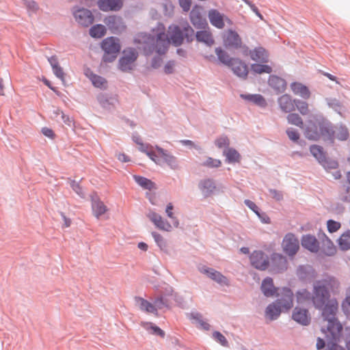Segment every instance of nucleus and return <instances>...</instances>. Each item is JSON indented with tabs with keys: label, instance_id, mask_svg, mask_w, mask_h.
I'll return each mask as SVG.
<instances>
[{
	"label": "nucleus",
	"instance_id": "nucleus-12",
	"mask_svg": "<svg viewBox=\"0 0 350 350\" xmlns=\"http://www.w3.org/2000/svg\"><path fill=\"white\" fill-rule=\"evenodd\" d=\"M135 300L137 305L142 311H144L146 313L153 314L155 316L158 315V309L161 308L159 305V301L161 300L157 299L154 301V304H152L145 299L139 297H136Z\"/></svg>",
	"mask_w": 350,
	"mask_h": 350
},
{
	"label": "nucleus",
	"instance_id": "nucleus-4",
	"mask_svg": "<svg viewBox=\"0 0 350 350\" xmlns=\"http://www.w3.org/2000/svg\"><path fill=\"white\" fill-rule=\"evenodd\" d=\"M215 53L219 62L230 68L236 76L243 79L247 77L249 70L245 62L239 58L230 57L221 47L215 49Z\"/></svg>",
	"mask_w": 350,
	"mask_h": 350
},
{
	"label": "nucleus",
	"instance_id": "nucleus-8",
	"mask_svg": "<svg viewBox=\"0 0 350 350\" xmlns=\"http://www.w3.org/2000/svg\"><path fill=\"white\" fill-rule=\"evenodd\" d=\"M280 297L275 301L282 311H288L293 306V293L288 288H283L280 293H277Z\"/></svg>",
	"mask_w": 350,
	"mask_h": 350
},
{
	"label": "nucleus",
	"instance_id": "nucleus-32",
	"mask_svg": "<svg viewBox=\"0 0 350 350\" xmlns=\"http://www.w3.org/2000/svg\"><path fill=\"white\" fill-rule=\"evenodd\" d=\"M273 266L278 271L287 268V260L285 257L280 254H273L271 257Z\"/></svg>",
	"mask_w": 350,
	"mask_h": 350
},
{
	"label": "nucleus",
	"instance_id": "nucleus-55",
	"mask_svg": "<svg viewBox=\"0 0 350 350\" xmlns=\"http://www.w3.org/2000/svg\"><path fill=\"white\" fill-rule=\"evenodd\" d=\"M213 338L218 341L221 345L223 346H227L228 341L226 339L225 336H223L220 332H215L213 334Z\"/></svg>",
	"mask_w": 350,
	"mask_h": 350
},
{
	"label": "nucleus",
	"instance_id": "nucleus-60",
	"mask_svg": "<svg viewBox=\"0 0 350 350\" xmlns=\"http://www.w3.org/2000/svg\"><path fill=\"white\" fill-rule=\"evenodd\" d=\"M340 199L343 202H350V187L343 189L340 192Z\"/></svg>",
	"mask_w": 350,
	"mask_h": 350
},
{
	"label": "nucleus",
	"instance_id": "nucleus-24",
	"mask_svg": "<svg viewBox=\"0 0 350 350\" xmlns=\"http://www.w3.org/2000/svg\"><path fill=\"white\" fill-rule=\"evenodd\" d=\"M251 59L256 62L267 63L268 62L269 55L267 51L262 47L259 46L250 51Z\"/></svg>",
	"mask_w": 350,
	"mask_h": 350
},
{
	"label": "nucleus",
	"instance_id": "nucleus-18",
	"mask_svg": "<svg viewBox=\"0 0 350 350\" xmlns=\"http://www.w3.org/2000/svg\"><path fill=\"white\" fill-rule=\"evenodd\" d=\"M98 6L102 11H117L122 6V0H98Z\"/></svg>",
	"mask_w": 350,
	"mask_h": 350
},
{
	"label": "nucleus",
	"instance_id": "nucleus-54",
	"mask_svg": "<svg viewBox=\"0 0 350 350\" xmlns=\"http://www.w3.org/2000/svg\"><path fill=\"white\" fill-rule=\"evenodd\" d=\"M152 235L155 242L157 243V245L161 248L165 247L166 243L161 234H158L157 232H154L152 233Z\"/></svg>",
	"mask_w": 350,
	"mask_h": 350
},
{
	"label": "nucleus",
	"instance_id": "nucleus-29",
	"mask_svg": "<svg viewBox=\"0 0 350 350\" xmlns=\"http://www.w3.org/2000/svg\"><path fill=\"white\" fill-rule=\"evenodd\" d=\"M269 84L278 93L284 92L286 88V81L283 79L275 75L270 76L269 79Z\"/></svg>",
	"mask_w": 350,
	"mask_h": 350
},
{
	"label": "nucleus",
	"instance_id": "nucleus-14",
	"mask_svg": "<svg viewBox=\"0 0 350 350\" xmlns=\"http://www.w3.org/2000/svg\"><path fill=\"white\" fill-rule=\"evenodd\" d=\"M293 319L302 325H308L310 323L311 317L308 310L296 307L292 314Z\"/></svg>",
	"mask_w": 350,
	"mask_h": 350
},
{
	"label": "nucleus",
	"instance_id": "nucleus-34",
	"mask_svg": "<svg viewBox=\"0 0 350 350\" xmlns=\"http://www.w3.org/2000/svg\"><path fill=\"white\" fill-rule=\"evenodd\" d=\"M282 310L281 308L277 305V304L273 303L269 304L265 310L266 317L269 318L270 320L276 319L280 314Z\"/></svg>",
	"mask_w": 350,
	"mask_h": 350
},
{
	"label": "nucleus",
	"instance_id": "nucleus-15",
	"mask_svg": "<svg viewBox=\"0 0 350 350\" xmlns=\"http://www.w3.org/2000/svg\"><path fill=\"white\" fill-rule=\"evenodd\" d=\"M147 217L156 226V227L161 230L169 232L172 230V225L164 220L162 217L154 211H150Z\"/></svg>",
	"mask_w": 350,
	"mask_h": 350
},
{
	"label": "nucleus",
	"instance_id": "nucleus-6",
	"mask_svg": "<svg viewBox=\"0 0 350 350\" xmlns=\"http://www.w3.org/2000/svg\"><path fill=\"white\" fill-rule=\"evenodd\" d=\"M101 47L105 51L103 57L105 62L114 61L121 49L119 40L113 37L105 38L102 42Z\"/></svg>",
	"mask_w": 350,
	"mask_h": 350
},
{
	"label": "nucleus",
	"instance_id": "nucleus-61",
	"mask_svg": "<svg viewBox=\"0 0 350 350\" xmlns=\"http://www.w3.org/2000/svg\"><path fill=\"white\" fill-rule=\"evenodd\" d=\"M245 204L252 209L258 217H260V213L258 212V207L257 205L250 200H245Z\"/></svg>",
	"mask_w": 350,
	"mask_h": 350
},
{
	"label": "nucleus",
	"instance_id": "nucleus-1",
	"mask_svg": "<svg viewBox=\"0 0 350 350\" xmlns=\"http://www.w3.org/2000/svg\"><path fill=\"white\" fill-rule=\"evenodd\" d=\"M194 30L185 22L180 26L172 25L168 27L167 33H165V27L159 24L157 29L153 30V34L150 38V43L145 48L146 55L153 52L159 55H163L167 51L170 44L174 46H180L184 38L188 42L193 40Z\"/></svg>",
	"mask_w": 350,
	"mask_h": 350
},
{
	"label": "nucleus",
	"instance_id": "nucleus-7",
	"mask_svg": "<svg viewBox=\"0 0 350 350\" xmlns=\"http://www.w3.org/2000/svg\"><path fill=\"white\" fill-rule=\"evenodd\" d=\"M137 52L134 49H127L123 51V56L119 61V68L122 71L126 72L133 69L134 62L137 58Z\"/></svg>",
	"mask_w": 350,
	"mask_h": 350
},
{
	"label": "nucleus",
	"instance_id": "nucleus-59",
	"mask_svg": "<svg viewBox=\"0 0 350 350\" xmlns=\"http://www.w3.org/2000/svg\"><path fill=\"white\" fill-rule=\"evenodd\" d=\"M70 186L73 191H75L79 196L82 198L84 197L83 189L78 183H77L75 180H72L70 183Z\"/></svg>",
	"mask_w": 350,
	"mask_h": 350
},
{
	"label": "nucleus",
	"instance_id": "nucleus-44",
	"mask_svg": "<svg viewBox=\"0 0 350 350\" xmlns=\"http://www.w3.org/2000/svg\"><path fill=\"white\" fill-rule=\"evenodd\" d=\"M252 70L257 74H270L272 72V68L268 65L254 64L252 65Z\"/></svg>",
	"mask_w": 350,
	"mask_h": 350
},
{
	"label": "nucleus",
	"instance_id": "nucleus-50",
	"mask_svg": "<svg viewBox=\"0 0 350 350\" xmlns=\"http://www.w3.org/2000/svg\"><path fill=\"white\" fill-rule=\"evenodd\" d=\"M327 226L329 232H335L340 229L341 225L338 221L329 219L327 222Z\"/></svg>",
	"mask_w": 350,
	"mask_h": 350
},
{
	"label": "nucleus",
	"instance_id": "nucleus-13",
	"mask_svg": "<svg viewBox=\"0 0 350 350\" xmlns=\"http://www.w3.org/2000/svg\"><path fill=\"white\" fill-rule=\"evenodd\" d=\"M252 265L256 269L265 270L269 265L267 256L262 252L254 251L250 256Z\"/></svg>",
	"mask_w": 350,
	"mask_h": 350
},
{
	"label": "nucleus",
	"instance_id": "nucleus-19",
	"mask_svg": "<svg viewBox=\"0 0 350 350\" xmlns=\"http://www.w3.org/2000/svg\"><path fill=\"white\" fill-rule=\"evenodd\" d=\"M190 21L193 25L197 29L208 27L206 20L201 15L200 10L193 8L190 12Z\"/></svg>",
	"mask_w": 350,
	"mask_h": 350
},
{
	"label": "nucleus",
	"instance_id": "nucleus-38",
	"mask_svg": "<svg viewBox=\"0 0 350 350\" xmlns=\"http://www.w3.org/2000/svg\"><path fill=\"white\" fill-rule=\"evenodd\" d=\"M134 179L139 185L145 189L152 190L155 189L154 183L145 177L134 176Z\"/></svg>",
	"mask_w": 350,
	"mask_h": 350
},
{
	"label": "nucleus",
	"instance_id": "nucleus-62",
	"mask_svg": "<svg viewBox=\"0 0 350 350\" xmlns=\"http://www.w3.org/2000/svg\"><path fill=\"white\" fill-rule=\"evenodd\" d=\"M179 3L185 12H188L190 10L191 4V0H179Z\"/></svg>",
	"mask_w": 350,
	"mask_h": 350
},
{
	"label": "nucleus",
	"instance_id": "nucleus-23",
	"mask_svg": "<svg viewBox=\"0 0 350 350\" xmlns=\"http://www.w3.org/2000/svg\"><path fill=\"white\" fill-rule=\"evenodd\" d=\"M302 246L312 252H317L319 250V243L315 237L305 235L301 239Z\"/></svg>",
	"mask_w": 350,
	"mask_h": 350
},
{
	"label": "nucleus",
	"instance_id": "nucleus-21",
	"mask_svg": "<svg viewBox=\"0 0 350 350\" xmlns=\"http://www.w3.org/2000/svg\"><path fill=\"white\" fill-rule=\"evenodd\" d=\"M324 122L325 121L319 122L317 125L313 124L309 126L305 132L306 138L311 140H318L321 137H323L325 140H327V138L323 135L319 128V124Z\"/></svg>",
	"mask_w": 350,
	"mask_h": 350
},
{
	"label": "nucleus",
	"instance_id": "nucleus-56",
	"mask_svg": "<svg viewBox=\"0 0 350 350\" xmlns=\"http://www.w3.org/2000/svg\"><path fill=\"white\" fill-rule=\"evenodd\" d=\"M325 168H330V169H336L338 167V163L336 161L327 160L326 157H325V160L320 163Z\"/></svg>",
	"mask_w": 350,
	"mask_h": 350
},
{
	"label": "nucleus",
	"instance_id": "nucleus-20",
	"mask_svg": "<svg viewBox=\"0 0 350 350\" xmlns=\"http://www.w3.org/2000/svg\"><path fill=\"white\" fill-rule=\"evenodd\" d=\"M201 272L207 275L211 280L217 282L220 284H228V279L223 275L220 272L212 269V268H202Z\"/></svg>",
	"mask_w": 350,
	"mask_h": 350
},
{
	"label": "nucleus",
	"instance_id": "nucleus-41",
	"mask_svg": "<svg viewBox=\"0 0 350 350\" xmlns=\"http://www.w3.org/2000/svg\"><path fill=\"white\" fill-rule=\"evenodd\" d=\"M311 154L315 157L319 163L325 160V154L323 148L317 145H313L310 148Z\"/></svg>",
	"mask_w": 350,
	"mask_h": 350
},
{
	"label": "nucleus",
	"instance_id": "nucleus-39",
	"mask_svg": "<svg viewBox=\"0 0 350 350\" xmlns=\"http://www.w3.org/2000/svg\"><path fill=\"white\" fill-rule=\"evenodd\" d=\"M136 142L139 145V150L146 153L151 160L156 163H161L162 162L161 159L156 158L157 157V153L154 151L149 150L148 146L144 145L138 141H136Z\"/></svg>",
	"mask_w": 350,
	"mask_h": 350
},
{
	"label": "nucleus",
	"instance_id": "nucleus-28",
	"mask_svg": "<svg viewBox=\"0 0 350 350\" xmlns=\"http://www.w3.org/2000/svg\"><path fill=\"white\" fill-rule=\"evenodd\" d=\"M261 290L266 297H273L276 294L278 288L274 286L273 280L267 278L262 282Z\"/></svg>",
	"mask_w": 350,
	"mask_h": 350
},
{
	"label": "nucleus",
	"instance_id": "nucleus-43",
	"mask_svg": "<svg viewBox=\"0 0 350 350\" xmlns=\"http://www.w3.org/2000/svg\"><path fill=\"white\" fill-rule=\"evenodd\" d=\"M90 80L94 86H95L96 88L105 89L107 87V81L105 80V79L100 76L93 75L90 77Z\"/></svg>",
	"mask_w": 350,
	"mask_h": 350
},
{
	"label": "nucleus",
	"instance_id": "nucleus-16",
	"mask_svg": "<svg viewBox=\"0 0 350 350\" xmlns=\"http://www.w3.org/2000/svg\"><path fill=\"white\" fill-rule=\"evenodd\" d=\"M295 99L287 94H283L278 99L280 109L284 113H291L295 109Z\"/></svg>",
	"mask_w": 350,
	"mask_h": 350
},
{
	"label": "nucleus",
	"instance_id": "nucleus-64",
	"mask_svg": "<svg viewBox=\"0 0 350 350\" xmlns=\"http://www.w3.org/2000/svg\"><path fill=\"white\" fill-rule=\"evenodd\" d=\"M345 340L348 350H350V327H347L345 331Z\"/></svg>",
	"mask_w": 350,
	"mask_h": 350
},
{
	"label": "nucleus",
	"instance_id": "nucleus-40",
	"mask_svg": "<svg viewBox=\"0 0 350 350\" xmlns=\"http://www.w3.org/2000/svg\"><path fill=\"white\" fill-rule=\"evenodd\" d=\"M339 247L342 250L350 249V231L343 233L338 239Z\"/></svg>",
	"mask_w": 350,
	"mask_h": 350
},
{
	"label": "nucleus",
	"instance_id": "nucleus-26",
	"mask_svg": "<svg viewBox=\"0 0 350 350\" xmlns=\"http://www.w3.org/2000/svg\"><path fill=\"white\" fill-rule=\"evenodd\" d=\"M204 30L197 31L196 34V40L198 42H204L208 46H211L214 44V39L209 27L204 28Z\"/></svg>",
	"mask_w": 350,
	"mask_h": 350
},
{
	"label": "nucleus",
	"instance_id": "nucleus-10",
	"mask_svg": "<svg viewBox=\"0 0 350 350\" xmlns=\"http://www.w3.org/2000/svg\"><path fill=\"white\" fill-rule=\"evenodd\" d=\"M282 245L284 252L290 256H293L299 248V240L291 233L286 234Z\"/></svg>",
	"mask_w": 350,
	"mask_h": 350
},
{
	"label": "nucleus",
	"instance_id": "nucleus-5",
	"mask_svg": "<svg viewBox=\"0 0 350 350\" xmlns=\"http://www.w3.org/2000/svg\"><path fill=\"white\" fill-rule=\"evenodd\" d=\"M319 128L327 140H330L332 142L335 139L343 141L349 137L348 130L343 126H336L334 129L329 122H324L319 124Z\"/></svg>",
	"mask_w": 350,
	"mask_h": 350
},
{
	"label": "nucleus",
	"instance_id": "nucleus-47",
	"mask_svg": "<svg viewBox=\"0 0 350 350\" xmlns=\"http://www.w3.org/2000/svg\"><path fill=\"white\" fill-rule=\"evenodd\" d=\"M295 106L302 115H306L309 113L308 104L301 100H296Z\"/></svg>",
	"mask_w": 350,
	"mask_h": 350
},
{
	"label": "nucleus",
	"instance_id": "nucleus-48",
	"mask_svg": "<svg viewBox=\"0 0 350 350\" xmlns=\"http://www.w3.org/2000/svg\"><path fill=\"white\" fill-rule=\"evenodd\" d=\"M310 299V293L306 289L299 291L297 293V302L302 303Z\"/></svg>",
	"mask_w": 350,
	"mask_h": 350
},
{
	"label": "nucleus",
	"instance_id": "nucleus-37",
	"mask_svg": "<svg viewBox=\"0 0 350 350\" xmlns=\"http://www.w3.org/2000/svg\"><path fill=\"white\" fill-rule=\"evenodd\" d=\"M90 35L94 38H100L106 33V28L103 25H95L90 29Z\"/></svg>",
	"mask_w": 350,
	"mask_h": 350
},
{
	"label": "nucleus",
	"instance_id": "nucleus-45",
	"mask_svg": "<svg viewBox=\"0 0 350 350\" xmlns=\"http://www.w3.org/2000/svg\"><path fill=\"white\" fill-rule=\"evenodd\" d=\"M141 325L147 330H152V333L154 334L159 335L162 338L165 336V332L159 327L153 325L152 323L142 322Z\"/></svg>",
	"mask_w": 350,
	"mask_h": 350
},
{
	"label": "nucleus",
	"instance_id": "nucleus-31",
	"mask_svg": "<svg viewBox=\"0 0 350 350\" xmlns=\"http://www.w3.org/2000/svg\"><path fill=\"white\" fill-rule=\"evenodd\" d=\"M92 208L94 215L98 219L108 211L105 204L99 199L92 201Z\"/></svg>",
	"mask_w": 350,
	"mask_h": 350
},
{
	"label": "nucleus",
	"instance_id": "nucleus-33",
	"mask_svg": "<svg viewBox=\"0 0 350 350\" xmlns=\"http://www.w3.org/2000/svg\"><path fill=\"white\" fill-rule=\"evenodd\" d=\"M200 189L204 196L207 197L213 193L215 189V185L212 180L207 179L200 182Z\"/></svg>",
	"mask_w": 350,
	"mask_h": 350
},
{
	"label": "nucleus",
	"instance_id": "nucleus-25",
	"mask_svg": "<svg viewBox=\"0 0 350 350\" xmlns=\"http://www.w3.org/2000/svg\"><path fill=\"white\" fill-rule=\"evenodd\" d=\"M157 157L156 158L160 159L162 161L161 163H158L159 165H162L166 163L172 168H176L177 167V162L176 158L174 156L166 153L163 149L157 148Z\"/></svg>",
	"mask_w": 350,
	"mask_h": 350
},
{
	"label": "nucleus",
	"instance_id": "nucleus-2",
	"mask_svg": "<svg viewBox=\"0 0 350 350\" xmlns=\"http://www.w3.org/2000/svg\"><path fill=\"white\" fill-rule=\"evenodd\" d=\"M338 304L336 299H327L321 308L323 320L321 321V331L328 340H336L341 336L342 326L336 318Z\"/></svg>",
	"mask_w": 350,
	"mask_h": 350
},
{
	"label": "nucleus",
	"instance_id": "nucleus-22",
	"mask_svg": "<svg viewBox=\"0 0 350 350\" xmlns=\"http://www.w3.org/2000/svg\"><path fill=\"white\" fill-rule=\"evenodd\" d=\"M104 23L112 33H116L123 27L122 19L120 16H109L104 19Z\"/></svg>",
	"mask_w": 350,
	"mask_h": 350
},
{
	"label": "nucleus",
	"instance_id": "nucleus-36",
	"mask_svg": "<svg viewBox=\"0 0 350 350\" xmlns=\"http://www.w3.org/2000/svg\"><path fill=\"white\" fill-rule=\"evenodd\" d=\"M224 155L226 156L228 163L239 162L241 159L240 154L234 148H227L224 151Z\"/></svg>",
	"mask_w": 350,
	"mask_h": 350
},
{
	"label": "nucleus",
	"instance_id": "nucleus-51",
	"mask_svg": "<svg viewBox=\"0 0 350 350\" xmlns=\"http://www.w3.org/2000/svg\"><path fill=\"white\" fill-rule=\"evenodd\" d=\"M342 308L345 312L350 310V287L346 291V296L342 302Z\"/></svg>",
	"mask_w": 350,
	"mask_h": 350
},
{
	"label": "nucleus",
	"instance_id": "nucleus-52",
	"mask_svg": "<svg viewBox=\"0 0 350 350\" xmlns=\"http://www.w3.org/2000/svg\"><path fill=\"white\" fill-rule=\"evenodd\" d=\"M173 205L172 203H169L167 205V207H166V210H165V212L167 213V215L173 219V225L174 227H178V221L177 220V219L174 217V214L172 213V210H173Z\"/></svg>",
	"mask_w": 350,
	"mask_h": 350
},
{
	"label": "nucleus",
	"instance_id": "nucleus-53",
	"mask_svg": "<svg viewBox=\"0 0 350 350\" xmlns=\"http://www.w3.org/2000/svg\"><path fill=\"white\" fill-rule=\"evenodd\" d=\"M221 162L219 159H213L211 157L207 158L204 165L209 167H218L221 165Z\"/></svg>",
	"mask_w": 350,
	"mask_h": 350
},
{
	"label": "nucleus",
	"instance_id": "nucleus-49",
	"mask_svg": "<svg viewBox=\"0 0 350 350\" xmlns=\"http://www.w3.org/2000/svg\"><path fill=\"white\" fill-rule=\"evenodd\" d=\"M215 144L219 148H226L229 146L230 141L226 136H221L215 140Z\"/></svg>",
	"mask_w": 350,
	"mask_h": 350
},
{
	"label": "nucleus",
	"instance_id": "nucleus-46",
	"mask_svg": "<svg viewBox=\"0 0 350 350\" xmlns=\"http://www.w3.org/2000/svg\"><path fill=\"white\" fill-rule=\"evenodd\" d=\"M287 120L289 124H294L299 128L304 127V122L302 118L297 113H290L287 116Z\"/></svg>",
	"mask_w": 350,
	"mask_h": 350
},
{
	"label": "nucleus",
	"instance_id": "nucleus-11",
	"mask_svg": "<svg viewBox=\"0 0 350 350\" xmlns=\"http://www.w3.org/2000/svg\"><path fill=\"white\" fill-rule=\"evenodd\" d=\"M75 21L81 26L88 27L94 20L92 12L85 8H79L73 12Z\"/></svg>",
	"mask_w": 350,
	"mask_h": 350
},
{
	"label": "nucleus",
	"instance_id": "nucleus-9",
	"mask_svg": "<svg viewBox=\"0 0 350 350\" xmlns=\"http://www.w3.org/2000/svg\"><path fill=\"white\" fill-rule=\"evenodd\" d=\"M223 43L227 49H238L242 46L241 38L237 31L232 29H228L224 33Z\"/></svg>",
	"mask_w": 350,
	"mask_h": 350
},
{
	"label": "nucleus",
	"instance_id": "nucleus-35",
	"mask_svg": "<svg viewBox=\"0 0 350 350\" xmlns=\"http://www.w3.org/2000/svg\"><path fill=\"white\" fill-rule=\"evenodd\" d=\"M49 62L52 66L54 74L64 83V72L62 67L59 66L57 59L55 57H51L49 59Z\"/></svg>",
	"mask_w": 350,
	"mask_h": 350
},
{
	"label": "nucleus",
	"instance_id": "nucleus-42",
	"mask_svg": "<svg viewBox=\"0 0 350 350\" xmlns=\"http://www.w3.org/2000/svg\"><path fill=\"white\" fill-rule=\"evenodd\" d=\"M241 96L261 107H265L267 105L265 99L260 94L241 95Z\"/></svg>",
	"mask_w": 350,
	"mask_h": 350
},
{
	"label": "nucleus",
	"instance_id": "nucleus-57",
	"mask_svg": "<svg viewBox=\"0 0 350 350\" xmlns=\"http://www.w3.org/2000/svg\"><path fill=\"white\" fill-rule=\"evenodd\" d=\"M340 337H339L336 340H328L327 338L326 340L327 342V346L329 347V350H345L342 347L336 344V342L338 341Z\"/></svg>",
	"mask_w": 350,
	"mask_h": 350
},
{
	"label": "nucleus",
	"instance_id": "nucleus-30",
	"mask_svg": "<svg viewBox=\"0 0 350 350\" xmlns=\"http://www.w3.org/2000/svg\"><path fill=\"white\" fill-rule=\"evenodd\" d=\"M324 239L322 241V252L326 256H334L336 253V247L333 242L323 234Z\"/></svg>",
	"mask_w": 350,
	"mask_h": 350
},
{
	"label": "nucleus",
	"instance_id": "nucleus-17",
	"mask_svg": "<svg viewBox=\"0 0 350 350\" xmlns=\"http://www.w3.org/2000/svg\"><path fill=\"white\" fill-rule=\"evenodd\" d=\"M208 17L211 24L218 29L224 27L225 19L229 21L224 14L215 9L208 11Z\"/></svg>",
	"mask_w": 350,
	"mask_h": 350
},
{
	"label": "nucleus",
	"instance_id": "nucleus-3",
	"mask_svg": "<svg viewBox=\"0 0 350 350\" xmlns=\"http://www.w3.org/2000/svg\"><path fill=\"white\" fill-rule=\"evenodd\" d=\"M340 292V282L334 277L316 281L313 285L312 300L316 308H321L330 295Z\"/></svg>",
	"mask_w": 350,
	"mask_h": 350
},
{
	"label": "nucleus",
	"instance_id": "nucleus-58",
	"mask_svg": "<svg viewBox=\"0 0 350 350\" xmlns=\"http://www.w3.org/2000/svg\"><path fill=\"white\" fill-rule=\"evenodd\" d=\"M286 134L288 138L293 142H297L299 139V133L293 129H288L286 130Z\"/></svg>",
	"mask_w": 350,
	"mask_h": 350
},
{
	"label": "nucleus",
	"instance_id": "nucleus-27",
	"mask_svg": "<svg viewBox=\"0 0 350 350\" xmlns=\"http://www.w3.org/2000/svg\"><path fill=\"white\" fill-rule=\"evenodd\" d=\"M291 89L293 94H295V95H299L305 99H308L310 98V92L308 88L301 83H292L291 84Z\"/></svg>",
	"mask_w": 350,
	"mask_h": 350
},
{
	"label": "nucleus",
	"instance_id": "nucleus-63",
	"mask_svg": "<svg viewBox=\"0 0 350 350\" xmlns=\"http://www.w3.org/2000/svg\"><path fill=\"white\" fill-rule=\"evenodd\" d=\"M174 62L172 61H170L167 62L164 66V72L166 74H171L174 71Z\"/></svg>",
	"mask_w": 350,
	"mask_h": 350
}]
</instances>
